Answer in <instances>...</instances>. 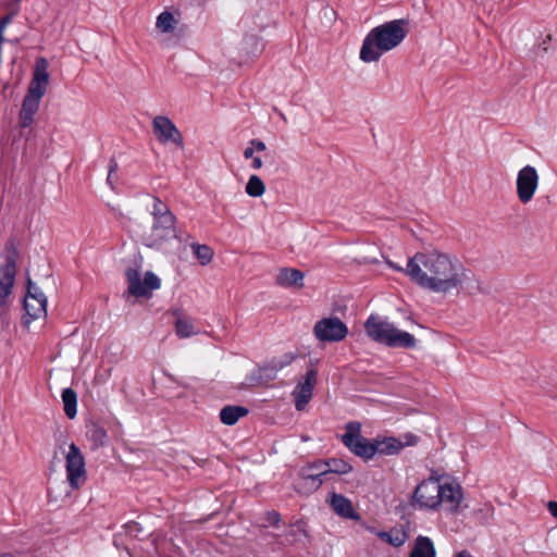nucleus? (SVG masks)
I'll return each instance as SVG.
<instances>
[{
	"instance_id": "nucleus-6",
	"label": "nucleus",
	"mask_w": 557,
	"mask_h": 557,
	"mask_svg": "<svg viewBox=\"0 0 557 557\" xmlns=\"http://www.w3.org/2000/svg\"><path fill=\"white\" fill-rule=\"evenodd\" d=\"M152 225L141 235L144 245L150 248H159L165 242L177 237L175 218L152 219Z\"/></svg>"
},
{
	"instance_id": "nucleus-12",
	"label": "nucleus",
	"mask_w": 557,
	"mask_h": 557,
	"mask_svg": "<svg viewBox=\"0 0 557 557\" xmlns=\"http://www.w3.org/2000/svg\"><path fill=\"white\" fill-rule=\"evenodd\" d=\"M539 174L534 166H523L517 175V196L522 203H529L537 189L539 186Z\"/></svg>"
},
{
	"instance_id": "nucleus-36",
	"label": "nucleus",
	"mask_w": 557,
	"mask_h": 557,
	"mask_svg": "<svg viewBox=\"0 0 557 557\" xmlns=\"http://www.w3.org/2000/svg\"><path fill=\"white\" fill-rule=\"evenodd\" d=\"M265 520L272 527H278L281 522V515L276 510H271L267 512Z\"/></svg>"
},
{
	"instance_id": "nucleus-16",
	"label": "nucleus",
	"mask_w": 557,
	"mask_h": 557,
	"mask_svg": "<svg viewBox=\"0 0 557 557\" xmlns=\"http://www.w3.org/2000/svg\"><path fill=\"white\" fill-rule=\"evenodd\" d=\"M317 382V370L310 369L302 382H299L294 391L295 408L302 411L312 397L313 387Z\"/></svg>"
},
{
	"instance_id": "nucleus-47",
	"label": "nucleus",
	"mask_w": 557,
	"mask_h": 557,
	"mask_svg": "<svg viewBox=\"0 0 557 557\" xmlns=\"http://www.w3.org/2000/svg\"><path fill=\"white\" fill-rule=\"evenodd\" d=\"M280 115H281V119L286 120L285 115L282 112H280Z\"/></svg>"
},
{
	"instance_id": "nucleus-9",
	"label": "nucleus",
	"mask_w": 557,
	"mask_h": 557,
	"mask_svg": "<svg viewBox=\"0 0 557 557\" xmlns=\"http://www.w3.org/2000/svg\"><path fill=\"white\" fill-rule=\"evenodd\" d=\"M441 481L436 478L423 480L413 492V500L420 508L436 509L441 505Z\"/></svg>"
},
{
	"instance_id": "nucleus-29",
	"label": "nucleus",
	"mask_w": 557,
	"mask_h": 557,
	"mask_svg": "<svg viewBox=\"0 0 557 557\" xmlns=\"http://www.w3.org/2000/svg\"><path fill=\"white\" fill-rule=\"evenodd\" d=\"M245 190L250 197H261L265 191V185L258 175H251L246 184Z\"/></svg>"
},
{
	"instance_id": "nucleus-20",
	"label": "nucleus",
	"mask_w": 557,
	"mask_h": 557,
	"mask_svg": "<svg viewBox=\"0 0 557 557\" xmlns=\"http://www.w3.org/2000/svg\"><path fill=\"white\" fill-rule=\"evenodd\" d=\"M276 283L283 287H297L304 286V273L297 269L283 268L276 276Z\"/></svg>"
},
{
	"instance_id": "nucleus-39",
	"label": "nucleus",
	"mask_w": 557,
	"mask_h": 557,
	"mask_svg": "<svg viewBox=\"0 0 557 557\" xmlns=\"http://www.w3.org/2000/svg\"><path fill=\"white\" fill-rule=\"evenodd\" d=\"M250 145L253 147V149H256L258 151H264L267 148L265 144L258 139H252L250 141Z\"/></svg>"
},
{
	"instance_id": "nucleus-5",
	"label": "nucleus",
	"mask_w": 557,
	"mask_h": 557,
	"mask_svg": "<svg viewBox=\"0 0 557 557\" xmlns=\"http://www.w3.org/2000/svg\"><path fill=\"white\" fill-rule=\"evenodd\" d=\"M345 430L342 442L352 454L364 460H369L375 455L374 441L371 442L361 435V424L359 422H348Z\"/></svg>"
},
{
	"instance_id": "nucleus-33",
	"label": "nucleus",
	"mask_w": 557,
	"mask_h": 557,
	"mask_svg": "<svg viewBox=\"0 0 557 557\" xmlns=\"http://www.w3.org/2000/svg\"><path fill=\"white\" fill-rule=\"evenodd\" d=\"M25 297H36V298H42L46 297L44 293L39 289V287L34 283L30 277H27V294Z\"/></svg>"
},
{
	"instance_id": "nucleus-30",
	"label": "nucleus",
	"mask_w": 557,
	"mask_h": 557,
	"mask_svg": "<svg viewBox=\"0 0 557 557\" xmlns=\"http://www.w3.org/2000/svg\"><path fill=\"white\" fill-rule=\"evenodd\" d=\"M193 252L202 265H207L213 258V250L208 245L193 244Z\"/></svg>"
},
{
	"instance_id": "nucleus-44",
	"label": "nucleus",
	"mask_w": 557,
	"mask_h": 557,
	"mask_svg": "<svg viewBox=\"0 0 557 557\" xmlns=\"http://www.w3.org/2000/svg\"><path fill=\"white\" fill-rule=\"evenodd\" d=\"M388 265H389L391 268H393L394 270H396V271L405 272V273H406V268L398 267V265L394 264V263H393V262H391V261L388 262Z\"/></svg>"
},
{
	"instance_id": "nucleus-17",
	"label": "nucleus",
	"mask_w": 557,
	"mask_h": 557,
	"mask_svg": "<svg viewBox=\"0 0 557 557\" xmlns=\"http://www.w3.org/2000/svg\"><path fill=\"white\" fill-rule=\"evenodd\" d=\"M441 505L443 504L450 512L458 511L462 499V488L458 483H441Z\"/></svg>"
},
{
	"instance_id": "nucleus-13",
	"label": "nucleus",
	"mask_w": 557,
	"mask_h": 557,
	"mask_svg": "<svg viewBox=\"0 0 557 557\" xmlns=\"http://www.w3.org/2000/svg\"><path fill=\"white\" fill-rule=\"evenodd\" d=\"M152 132L161 144L172 143L183 148V136L175 124L164 115H158L152 121Z\"/></svg>"
},
{
	"instance_id": "nucleus-15",
	"label": "nucleus",
	"mask_w": 557,
	"mask_h": 557,
	"mask_svg": "<svg viewBox=\"0 0 557 557\" xmlns=\"http://www.w3.org/2000/svg\"><path fill=\"white\" fill-rule=\"evenodd\" d=\"M294 360L292 354H285L278 358H273L269 363L259 367L253 372V380L258 384H267L276 379L277 372L289 366Z\"/></svg>"
},
{
	"instance_id": "nucleus-45",
	"label": "nucleus",
	"mask_w": 557,
	"mask_h": 557,
	"mask_svg": "<svg viewBox=\"0 0 557 557\" xmlns=\"http://www.w3.org/2000/svg\"><path fill=\"white\" fill-rule=\"evenodd\" d=\"M455 557H473V556L467 550H461Z\"/></svg>"
},
{
	"instance_id": "nucleus-31",
	"label": "nucleus",
	"mask_w": 557,
	"mask_h": 557,
	"mask_svg": "<svg viewBox=\"0 0 557 557\" xmlns=\"http://www.w3.org/2000/svg\"><path fill=\"white\" fill-rule=\"evenodd\" d=\"M152 219L158 218H175L174 214L170 211L168 206L163 203L158 197H153V206L151 210Z\"/></svg>"
},
{
	"instance_id": "nucleus-26",
	"label": "nucleus",
	"mask_w": 557,
	"mask_h": 557,
	"mask_svg": "<svg viewBox=\"0 0 557 557\" xmlns=\"http://www.w3.org/2000/svg\"><path fill=\"white\" fill-rule=\"evenodd\" d=\"M173 314L176 317L175 332L178 337L187 338L195 334L194 325L189 319L182 317L180 310H174Z\"/></svg>"
},
{
	"instance_id": "nucleus-14",
	"label": "nucleus",
	"mask_w": 557,
	"mask_h": 557,
	"mask_svg": "<svg viewBox=\"0 0 557 557\" xmlns=\"http://www.w3.org/2000/svg\"><path fill=\"white\" fill-rule=\"evenodd\" d=\"M327 469L318 473L304 472V483L309 486V491H317L323 483L322 476L327 473L346 474L352 470L351 465L341 458H331L326 460Z\"/></svg>"
},
{
	"instance_id": "nucleus-23",
	"label": "nucleus",
	"mask_w": 557,
	"mask_h": 557,
	"mask_svg": "<svg viewBox=\"0 0 557 557\" xmlns=\"http://www.w3.org/2000/svg\"><path fill=\"white\" fill-rule=\"evenodd\" d=\"M436 550L433 542L428 536L419 535L409 557H435Z\"/></svg>"
},
{
	"instance_id": "nucleus-40",
	"label": "nucleus",
	"mask_w": 557,
	"mask_h": 557,
	"mask_svg": "<svg viewBox=\"0 0 557 557\" xmlns=\"http://www.w3.org/2000/svg\"><path fill=\"white\" fill-rule=\"evenodd\" d=\"M549 513L557 519V502L550 500L547 503Z\"/></svg>"
},
{
	"instance_id": "nucleus-34",
	"label": "nucleus",
	"mask_w": 557,
	"mask_h": 557,
	"mask_svg": "<svg viewBox=\"0 0 557 557\" xmlns=\"http://www.w3.org/2000/svg\"><path fill=\"white\" fill-rule=\"evenodd\" d=\"M126 533L131 536L138 537L143 531L141 525L138 522L131 521L125 525Z\"/></svg>"
},
{
	"instance_id": "nucleus-38",
	"label": "nucleus",
	"mask_w": 557,
	"mask_h": 557,
	"mask_svg": "<svg viewBox=\"0 0 557 557\" xmlns=\"http://www.w3.org/2000/svg\"><path fill=\"white\" fill-rule=\"evenodd\" d=\"M35 114L20 112V122L23 127H28L33 123V117Z\"/></svg>"
},
{
	"instance_id": "nucleus-3",
	"label": "nucleus",
	"mask_w": 557,
	"mask_h": 557,
	"mask_svg": "<svg viewBox=\"0 0 557 557\" xmlns=\"http://www.w3.org/2000/svg\"><path fill=\"white\" fill-rule=\"evenodd\" d=\"M364 330L372 341L388 347L413 348L417 344L413 335L374 315L368 318Z\"/></svg>"
},
{
	"instance_id": "nucleus-25",
	"label": "nucleus",
	"mask_w": 557,
	"mask_h": 557,
	"mask_svg": "<svg viewBox=\"0 0 557 557\" xmlns=\"http://www.w3.org/2000/svg\"><path fill=\"white\" fill-rule=\"evenodd\" d=\"M62 401L64 406V412L67 418L73 419L77 413V395L73 388H64L62 391Z\"/></svg>"
},
{
	"instance_id": "nucleus-28",
	"label": "nucleus",
	"mask_w": 557,
	"mask_h": 557,
	"mask_svg": "<svg viewBox=\"0 0 557 557\" xmlns=\"http://www.w3.org/2000/svg\"><path fill=\"white\" fill-rule=\"evenodd\" d=\"M176 24L177 21L174 15L169 11H164L157 17L156 26L162 33H171Z\"/></svg>"
},
{
	"instance_id": "nucleus-1",
	"label": "nucleus",
	"mask_w": 557,
	"mask_h": 557,
	"mask_svg": "<svg viewBox=\"0 0 557 557\" xmlns=\"http://www.w3.org/2000/svg\"><path fill=\"white\" fill-rule=\"evenodd\" d=\"M406 275L421 288L446 295L462 288L472 272L457 257L432 250L411 257L406 265Z\"/></svg>"
},
{
	"instance_id": "nucleus-22",
	"label": "nucleus",
	"mask_w": 557,
	"mask_h": 557,
	"mask_svg": "<svg viewBox=\"0 0 557 557\" xmlns=\"http://www.w3.org/2000/svg\"><path fill=\"white\" fill-rule=\"evenodd\" d=\"M375 454L380 455H397L404 447L399 440L395 437H384L382 440L375 438Z\"/></svg>"
},
{
	"instance_id": "nucleus-2",
	"label": "nucleus",
	"mask_w": 557,
	"mask_h": 557,
	"mask_svg": "<svg viewBox=\"0 0 557 557\" xmlns=\"http://www.w3.org/2000/svg\"><path fill=\"white\" fill-rule=\"evenodd\" d=\"M404 18L385 22L372 28L364 37L359 58L364 63L377 62L380 58L397 48L406 38V25Z\"/></svg>"
},
{
	"instance_id": "nucleus-41",
	"label": "nucleus",
	"mask_w": 557,
	"mask_h": 557,
	"mask_svg": "<svg viewBox=\"0 0 557 557\" xmlns=\"http://www.w3.org/2000/svg\"><path fill=\"white\" fill-rule=\"evenodd\" d=\"M262 166V160L261 158L259 157H253L252 158V163H251V168L255 169V170H259L261 169Z\"/></svg>"
},
{
	"instance_id": "nucleus-11",
	"label": "nucleus",
	"mask_w": 557,
	"mask_h": 557,
	"mask_svg": "<svg viewBox=\"0 0 557 557\" xmlns=\"http://www.w3.org/2000/svg\"><path fill=\"white\" fill-rule=\"evenodd\" d=\"M16 248L8 253L5 263L0 267V309L7 306L8 298L12 294L16 275Z\"/></svg>"
},
{
	"instance_id": "nucleus-7",
	"label": "nucleus",
	"mask_w": 557,
	"mask_h": 557,
	"mask_svg": "<svg viewBox=\"0 0 557 557\" xmlns=\"http://www.w3.org/2000/svg\"><path fill=\"white\" fill-rule=\"evenodd\" d=\"M128 282V293L135 297H151V290L159 289L160 278L153 272H146L144 282L140 278L139 268H128L125 271Z\"/></svg>"
},
{
	"instance_id": "nucleus-35",
	"label": "nucleus",
	"mask_w": 557,
	"mask_h": 557,
	"mask_svg": "<svg viewBox=\"0 0 557 557\" xmlns=\"http://www.w3.org/2000/svg\"><path fill=\"white\" fill-rule=\"evenodd\" d=\"M244 44L246 45V47L249 49V52L250 53H256L259 48V41H258V38L256 36H246L245 39H244Z\"/></svg>"
},
{
	"instance_id": "nucleus-27",
	"label": "nucleus",
	"mask_w": 557,
	"mask_h": 557,
	"mask_svg": "<svg viewBox=\"0 0 557 557\" xmlns=\"http://www.w3.org/2000/svg\"><path fill=\"white\" fill-rule=\"evenodd\" d=\"M377 536L394 547L404 545L408 539V534L405 531L399 530H393L391 532L382 531L377 533Z\"/></svg>"
},
{
	"instance_id": "nucleus-37",
	"label": "nucleus",
	"mask_w": 557,
	"mask_h": 557,
	"mask_svg": "<svg viewBox=\"0 0 557 557\" xmlns=\"http://www.w3.org/2000/svg\"><path fill=\"white\" fill-rule=\"evenodd\" d=\"M15 14H16V12H10L7 15H4L2 18H0V36H4L3 35L4 29L12 22Z\"/></svg>"
},
{
	"instance_id": "nucleus-42",
	"label": "nucleus",
	"mask_w": 557,
	"mask_h": 557,
	"mask_svg": "<svg viewBox=\"0 0 557 557\" xmlns=\"http://www.w3.org/2000/svg\"><path fill=\"white\" fill-rule=\"evenodd\" d=\"M253 153H255V149H253V147L250 145V146H248V147L244 150V158H245V159L253 158Z\"/></svg>"
},
{
	"instance_id": "nucleus-32",
	"label": "nucleus",
	"mask_w": 557,
	"mask_h": 557,
	"mask_svg": "<svg viewBox=\"0 0 557 557\" xmlns=\"http://www.w3.org/2000/svg\"><path fill=\"white\" fill-rule=\"evenodd\" d=\"M326 469H327L326 461L314 462L309 468L301 470V480L304 481V472H307V473H318V472H322L323 470H326ZM302 484L306 486V484L304 482H302ZM307 487L309 488L308 485H307Z\"/></svg>"
},
{
	"instance_id": "nucleus-18",
	"label": "nucleus",
	"mask_w": 557,
	"mask_h": 557,
	"mask_svg": "<svg viewBox=\"0 0 557 557\" xmlns=\"http://www.w3.org/2000/svg\"><path fill=\"white\" fill-rule=\"evenodd\" d=\"M47 298H36V297H25L24 298V309L27 314V319L23 321L25 326L36 319L40 317H45L47 314Z\"/></svg>"
},
{
	"instance_id": "nucleus-46",
	"label": "nucleus",
	"mask_w": 557,
	"mask_h": 557,
	"mask_svg": "<svg viewBox=\"0 0 557 557\" xmlns=\"http://www.w3.org/2000/svg\"><path fill=\"white\" fill-rule=\"evenodd\" d=\"M113 174L108 173L107 182L113 188Z\"/></svg>"
},
{
	"instance_id": "nucleus-21",
	"label": "nucleus",
	"mask_w": 557,
	"mask_h": 557,
	"mask_svg": "<svg viewBox=\"0 0 557 557\" xmlns=\"http://www.w3.org/2000/svg\"><path fill=\"white\" fill-rule=\"evenodd\" d=\"M86 437L91 443L92 449L103 447L108 442L106 429L95 421H90L86 424Z\"/></svg>"
},
{
	"instance_id": "nucleus-10",
	"label": "nucleus",
	"mask_w": 557,
	"mask_h": 557,
	"mask_svg": "<svg viewBox=\"0 0 557 557\" xmlns=\"http://www.w3.org/2000/svg\"><path fill=\"white\" fill-rule=\"evenodd\" d=\"M313 334L320 342H341L347 336L348 327L339 318L329 317L314 324Z\"/></svg>"
},
{
	"instance_id": "nucleus-8",
	"label": "nucleus",
	"mask_w": 557,
	"mask_h": 557,
	"mask_svg": "<svg viewBox=\"0 0 557 557\" xmlns=\"http://www.w3.org/2000/svg\"><path fill=\"white\" fill-rule=\"evenodd\" d=\"M67 481L73 490H77L86 480L85 459L81 449L72 443L65 456Z\"/></svg>"
},
{
	"instance_id": "nucleus-24",
	"label": "nucleus",
	"mask_w": 557,
	"mask_h": 557,
	"mask_svg": "<svg viewBox=\"0 0 557 557\" xmlns=\"http://www.w3.org/2000/svg\"><path fill=\"white\" fill-rule=\"evenodd\" d=\"M248 409L243 406H225L220 411V420L225 425L235 424L240 418L248 414Z\"/></svg>"
},
{
	"instance_id": "nucleus-43",
	"label": "nucleus",
	"mask_w": 557,
	"mask_h": 557,
	"mask_svg": "<svg viewBox=\"0 0 557 557\" xmlns=\"http://www.w3.org/2000/svg\"><path fill=\"white\" fill-rule=\"evenodd\" d=\"M119 165L114 158H111L109 162V173L113 174L117 170Z\"/></svg>"
},
{
	"instance_id": "nucleus-19",
	"label": "nucleus",
	"mask_w": 557,
	"mask_h": 557,
	"mask_svg": "<svg viewBox=\"0 0 557 557\" xmlns=\"http://www.w3.org/2000/svg\"><path fill=\"white\" fill-rule=\"evenodd\" d=\"M331 506L333 510L342 518L360 520V516L355 511L351 502L341 494L334 493L332 495Z\"/></svg>"
},
{
	"instance_id": "nucleus-4",
	"label": "nucleus",
	"mask_w": 557,
	"mask_h": 557,
	"mask_svg": "<svg viewBox=\"0 0 557 557\" xmlns=\"http://www.w3.org/2000/svg\"><path fill=\"white\" fill-rule=\"evenodd\" d=\"M47 69V60L44 58L38 59L28 91L22 103V112L35 114L38 111L40 99L44 97L49 83Z\"/></svg>"
}]
</instances>
